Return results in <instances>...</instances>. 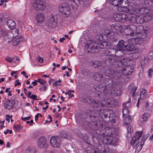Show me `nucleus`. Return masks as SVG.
<instances>
[{"label":"nucleus","mask_w":153,"mask_h":153,"mask_svg":"<svg viewBox=\"0 0 153 153\" xmlns=\"http://www.w3.org/2000/svg\"><path fill=\"white\" fill-rule=\"evenodd\" d=\"M87 153H109V149L107 146L99 145L97 148H95L92 146L87 147L85 149Z\"/></svg>","instance_id":"f257e3e1"},{"label":"nucleus","mask_w":153,"mask_h":153,"mask_svg":"<svg viewBox=\"0 0 153 153\" xmlns=\"http://www.w3.org/2000/svg\"><path fill=\"white\" fill-rule=\"evenodd\" d=\"M107 111L106 110H100V112L98 113V111L95 113L94 111H92L90 110H87L85 113V115L87 118H95L98 116L102 117L104 116L105 118L107 117V114L105 113Z\"/></svg>","instance_id":"f03ea898"},{"label":"nucleus","mask_w":153,"mask_h":153,"mask_svg":"<svg viewBox=\"0 0 153 153\" xmlns=\"http://www.w3.org/2000/svg\"><path fill=\"white\" fill-rule=\"evenodd\" d=\"M133 71V67L132 65H128L124 68L118 69L115 71V75L117 78H120L122 74L124 75H130ZM116 76H115V78Z\"/></svg>","instance_id":"7ed1b4c3"},{"label":"nucleus","mask_w":153,"mask_h":153,"mask_svg":"<svg viewBox=\"0 0 153 153\" xmlns=\"http://www.w3.org/2000/svg\"><path fill=\"white\" fill-rule=\"evenodd\" d=\"M71 3V2L69 1V4L70 5V7L69 4L65 3H62L59 6V11L62 13V15L64 17H67L69 15L68 13L71 10V7L72 8V6H71L70 4ZM75 10H74V11Z\"/></svg>","instance_id":"20e7f679"},{"label":"nucleus","mask_w":153,"mask_h":153,"mask_svg":"<svg viewBox=\"0 0 153 153\" xmlns=\"http://www.w3.org/2000/svg\"><path fill=\"white\" fill-rule=\"evenodd\" d=\"M33 8L36 10H43L46 8V4L42 0H35L33 4Z\"/></svg>","instance_id":"39448f33"},{"label":"nucleus","mask_w":153,"mask_h":153,"mask_svg":"<svg viewBox=\"0 0 153 153\" xmlns=\"http://www.w3.org/2000/svg\"><path fill=\"white\" fill-rule=\"evenodd\" d=\"M94 89L97 91L101 93H104L105 94H110L111 91L110 90L107 86L103 84L99 85L94 86Z\"/></svg>","instance_id":"423d86ee"},{"label":"nucleus","mask_w":153,"mask_h":153,"mask_svg":"<svg viewBox=\"0 0 153 153\" xmlns=\"http://www.w3.org/2000/svg\"><path fill=\"white\" fill-rule=\"evenodd\" d=\"M123 1L121 6L118 7L117 9L120 11H123L126 13H129L131 12L128 8L129 3L128 0H124Z\"/></svg>","instance_id":"0eeeda50"},{"label":"nucleus","mask_w":153,"mask_h":153,"mask_svg":"<svg viewBox=\"0 0 153 153\" xmlns=\"http://www.w3.org/2000/svg\"><path fill=\"white\" fill-rule=\"evenodd\" d=\"M137 27L134 25H131L125 27L124 32L126 35L133 36L136 31Z\"/></svg>","instance_id":"6e6552de"},{"label":"nucleus","mask_w":153,"mask_h":153,"mask_svg":"<svg viewBox=\"0 0 153 153\" xmlns=\"http://www.w3.org/2000/svg\"><path fill=\"white\" fill-rule=\"evenodd\" d=\"M50 142L53 147L59 148L61 144V137L59 136H52L50 140Z\"/></svg>","instance_id":"1a4fd4ad"},{"label":"nucleus","mask_w":153,"mask_h":153,"mask_svg":"<svg viewBox=\"0 0 153 153\" xmlns=\"http://www.w3.org/2000/svg\"><path fill=\"white\" fill-rule=\"evenodd\" d=\"M128 16L126 14L121 13L115 14V21L124 22L128 20Z\"/></svg>","instance_id":"9d476101"},{"label":"nucleus","mask_w":153,"mask_h":153,"mask_svg":"<svg viewBox=\"0 0 153 153\" xmlns=\"http://www.w3.org/2000/svg\"><path fill=\"white\" fill-rule=\"evenodd\" d=\"M97 122L96 121H91L89 122H84L82 126L86 128H92L94 130L97 129L98 128Z\"/></svg>","instance_id":"9b49d317"},{"label":"nucleus","mask_w":153,"mask_h":153,"mask_svg":"<svg viewBox=\"0 0 153 153\" xmlns=\"http://www.w3.org/2000/svg\"><path fill=\"white\" fill-rule=\"evenodd\" d=\"M79 99L82 102L87 103L94 107H97L99 104H97L95 101L92 99L90 97H87L85 98H80Z\"/></svg>","instance_id":"f8f14e48"},{"label":"nucleus","mask_w":153,"mask_h":153,"mask_svg":"<svg viewBox=\"0 0 153 153\" xmlns=\"http://www.w3.org/2000/svg\"><path fill=\"white\" fill-rule=\"evenodd\" d=\"M47 25L51 27H54L57 25V18L54 16L49 18L47 21Z\"/></svg>","instance_id":"ddd939ff"},{"label":"nucleus","mask_w":153,"mask_h":153,"mask_svg":"<svg viewBox=\"0 0 153 153\" xmlns=\"http://www.w3.org/2000/svg\"><path fill=\"white\" fill-rule=\"evenodd\" d=\"M137 49L134 45L129 44L124 46L123 50L126 52L131 51V53H135L137 52L136 51Z\"/></svg>","instance_id":"4468645a"},{"label":"nucleus","mask_w":153,"mask_h":153,"mask_svg":"<svg viewBox=\"0 0 153 153\" xmlns=\"http://www.w3.org/2000/svg\"><path fill=\"white\" fill-rule=\"evenodd\" d=\"M97 42L94 40H91L89 42L87 43L88 48V50H90L91 52H97L96 49H95V47L97 46Z\"/></svg>","instance_id":"2eb2a0df"},{"label":"nucleus","mask_w":153,"mask_h":153,"mask_svg":"<svg viewBox=\"0 0 153 153\" xmlns=\"http://www.w3.org/2000/svg\"><path fill=\"white\" fill-rule=\"evenodd\" d=\"M15 103V100H9L8 99L6 102L4 104L3 106L5 108L9 110L12 109L13 108L14 105Z\"/></svg>","instance_id":"dca6fc26"},{"label":"nucleus","mask_w":153,"mask_h":153,"mask_svg":"<svg viewBox=\"0 0 153 153\" xmlns=\"http://www.w3.org/2000/svg\"><path fill=\"white\" fill-rule=\"evenodd\" d=\"M122 82L117 81L115 83V96H120L121 93V88H122Z\"/></svg>","instance_id":"f3484780"},{"label":"nucleus","mask_w":153,"mask_h":153,"mask_svg":"<svg viewBox=\"0 0 153 153\" xmlns=\"http://www.w3.org/2000/svg\"><path fill=\"white\" fill-rule=\"evenodd\" d=\"M121 131L119 127H115V146L119 145L120 142Z\"/></svg>","instance_id":"a211bd4d"},{"label":"nucleus","mask_w":153,"mask_h":153,"mask_svg":"<svg viewBox=\"0 0 153 153\" xmlns=\"http://www.w3.org/2000/svg\"><path fill=\"white\" fill-rule=\"evenodd\" d=\"M45 16L44 14L40 12L37 13L36 17V21L38 23H42L45 20Z\"/></svg>","instance_id":"6ab92c4d"},{"label":"nucleus","mask_w":153,"mask_h":153,"mask_svg":"<svg viewBox=\"0 0 153 153\" xmlns=\"http://www.w3.org/2000/svg\"><path fill=\"white\" fill-rule=\"evenodd\" d=\"M46 139L45 137L42 136L40 137L38 140V146L39 148H43L45 146Z\"/></svg>","instance_id":"aec40b11"},{"label":"nucleus","mask_w":153,"mask_h":153,"mask_svg":"<svg viewBox=\"0 0 153 153\" xmlns=\"http://www.w3.org/2000/svg\"><path fill=\"white\" fill-rule=\"evenodd\" d=\"M95 47V49H96L97 52L98 51V50H99V49H104L108 47L106 42L97 43V46Z\"/></svg>","instance_id":"412c9836"},{"label":"nucleus","mask_w":153,"mask_h":153,"mask_svg":"<svg viewBox=\"0 0 153 153\" xmlns=\"http://www.w3.org/2000/svg\"><path fill=\"white\" fill-rule=\"evenodd\" d=\"M132 3H133V4L134 5L135 7V8H138V11L140 12V13H141V12L142 11V10H144V8H140L139 7V6H140V4L139 1L138 0H129Z\"/></svg>","instance_id":"4be33fe9"},{"label":"nucleus","mask_w":153,"mask_h":153,"mask_svg":"<svg viewBox=\"0 0 153 153\" xmlns=\"http://www.w3.org/2000/svg\"><path fill=\"white\" fill-rule=\"evenodd\" d=\"M124 66L121 59V57L115 58V67H118L119 68Z\"/></svg>","instance_id":"5701e85b"},{"label":"nucleus","mask_w":153,"mask_h":153,"mask_svg":"<svg viewBox=\"0 0 153 153\" xmlns=\"http://www.w3.org/2000/svg\"><path fill=\"white\" fill-rule=\"evenodd\" d=\"M124 44V41L123 40L120 41L117 45V49L115 50V53L117 52V51H121L123 50V46Z\"/></svg>","instance_id":"b1692460"},{"label":"nucleus","mask_w":153,"mask_h":153,"mask_svg":"<svg viewBox=\"0 0 153 153\" xmlns=\"http://www.w3.org/2000/svg\"><path fill=\"white\" fill-rule=\"evenodd\" d=\"M137 87H134L133 85H129L128 88V91L131 94L132 97H134L135 94V92L137 89Z\"/></svg>","instance_id":"393cba45"},{"label":"nucleus","mask_w":153,"mask_h":153,"mask_svg":"<svg viewBox=\"0 0 153 153\" xmlns=\"http://www.w3.org/2000/svg\"><path fill=\"white\" fill-rule=\"evenodd\" d=\"M151 114L146 112L142 116V117L140 119V121L141 122L144 123H145L150 117Z\"/></svg>","instance_id":"a878e982"},{"label":"nucleus","mask_w":153,"mask_h":153,"mask_svg":"<svg viewBox=\"0 0 153 153\" xmlns=\"http://www.w3.org/2000/svg\"><path fill=\"white\" fill-rule=\"evenodd\" d=\"M128 116L123 117L124 123V125H129L130 123L131 122L132 117L128 114Z\"/></svg>","instance_id":"bb28decb"},{"label":"nucleus","mask_w":153,"mask_h":153,"mask_svg":"<svg viewBox=\"0 0 153 153\" xmlns=\"http://www.w3.org/2000/svg\"><path fill=\"white\" fill-rule=\"evenodd\" d=\"M6 24L10 29L13 28L16 25L14 21L11 19H8L6 22Z\"/></svg>","instance_id":"cd10ccee"},{"label":"nucleus","mask_w":153,"mask_h":153,"mask_svg":"<svg viewBox=\"0 0 153 153\" xmlns=\"http://www.w3.org/2000/svg\"><path fill=\"white\" fill-rule=\"evenodd\" d=\"M116 113H115V124L117 123V124H119L120 122V119L119 117L121 114V111L119 110H118L116 111Z\"/></svg>","instance_id":"c85d7f7f"},{"label":"nucleus","mask_w":153,"mask_h":153,"mask_svg":"<svg viewBox=\"0 0 153 153\" xmlns=\"http://www.w3.org/2000/svg\"><path fill=\"white\" fill-rule=\"evenodd\" d=\"M60 137L67 139H69L71 137L70 134L67 132L62 131L60 133Z\"/></svg>","instance_id":"c756f323"},{"label":"nucleus","mask_w":153,"mask_h":153,"mask_svg":"<svg viewBox=\"0 0 153 153\" xmlns=\"http://www.w3.org/2000/svg\"><path fill=\"white\" fill-rule=\"evenodd\" d=\"M136 21L137 23L141 24L144 22L143 15L140 16H137L136 18Z\"/></svg>","instance_id":"7c9ffc66"},{"label":"nucleus","mask_w":153,"mask_h":153,"mask_svg":"<svg viewBox=\"0 0 153 153\" xmlns=\"http://www.w3.org/2000/svg\"><path fill=\"white\" fill-rule=\"evenodd\" d=\"M93 76L95 79L97 81L101 80L103 77V76L102 74H100L97 72L95 73Z\"/></svg>","instance_id":"2f4dec72"},{"label":"nucleus","mask_w":153,"mask_h":153,"mask_svg":"<svg viewBox=\"0 0 153 153\" xmlns=\"http://www.w3.org/2000/svg\"><path fill=\"white\" fill-rule=\"evenodd\" d=\"M114 59V58H109L108 59H107L105 61V64L108 66H110L112 65L113 63Z\"/></svg>","instance_id":"473e14b6"},{"label":"nucleus","mask_w":153,"mask_h":153,"mask_svg":"<svg viewBox=\"0 0 153 153\" xmlns=\"http://www.w3.org/2000/svg\"><path fill=\"white\" fill-rule=\"evenodd\" d=\"M143 16L145 22H147L150 20L152 18V16L149 14H146L144 15H143Z\"/></svg>","instance_id":"72a5a7b5"},{"label":"nucleus","mask_w":153,"mask_h":153,"mask_svg":"<svg viewBox=\"0 0 153 153\" xmlns=\"http://www.w3.org/2000/svg\"><path fill=\"white\" fill-rule=\"evenodd\" d=\"M26 153H36L35 147H32L28 148L26 150Z\"/></svg>","instance_id":"f704fd0d"},{"label":"nucleus","mask_w":153,"mask_h":153,"mask_svg":"<svg viewBox=\"0 0 153 153\" xmlns=\"http://www.w3.org/2000/svg\"><path fill=\"white\" fill-rule=\"evenodd\" d=\"M23 38L22 36H21L19 38H17L16 40L13 42V45L16 46L20 42L23 41Z\"/></svg>","instance_id":"c9c22d12"},{"label":"nucleus","mask_w":153,"mask_h":153,"mask_svg":"<svg viewBox=\"0 0 153 153\" xmlns=\"http://www.w3.org/2000/svg\"><path fill=\"white\" fill-rule=\"evenodd\" d=\"M68 1L71 2L70 3L71 6H72V8L74 10H76L78 8V5L74 0H68Z\"/></svg>","instance_id":"e433bc0d"},{"label":"nucleus","mask_w":153,"mask_h":153,"mask_svg":"<svg viewBox=\"0 0 153 153\" xmlns=\"http://www.w3.org/2000/svg\"><path fill=\"white\" fill-rule=\"evenodd\" d=\"M144 2L146 6L148 8H150L153 3L152 0H145Z\"/></svg>","instance_id":"4c0bfd02"},{"label":"nucleus","mask_w":153,"mask_h":153,"mask_svg":"<svg viewBox=\"0 0 153 153\" xmlns=\"http://www.w3.org/2000/svg\"><path fill=\"white\" fill-rule=\"evenodd\" d=\"M112 51H114V50H112L111 49H109L108 50H105L103 51V54L105 56H112Z\"/></svg>","instance_id":"58836bf2"},{"label":"nucleus","mask_w":153,"mask_h":153,"mask_svg":"<svg viewBox=\"0 0 153 153\" xmlns=\"http://www.w3.org/2000/svg\"><path fill=\"white\" fill-rule=\"evenodd\" d=\"M122 61L123 62V64L124 66H125L128 64V63L130 61V59L128 57H125L124 58H121Z\"/></svg>","instance_id":"ea45409f"},{"label":"nucleus","mask_w":153,"mask_h":153,"mask_svg":"<svg viewBox=\"0 0 153 153\" xmlns=\"http://www.w3.org/2000/svg\"><path fill=\"white\" fill-rule=\"evenodd\" d=\"M123 117H126L129 114V111L127 108H124L122 111Z\"/></svg>","instance_id":"a19ab883"},{"label":"nucleus","mask_w":153,"mask_h":153,"mask_svg":"<svg viewBox=\"0 0 153 153\" xmlns=\"http://www.w3.org/2000/svg\"><path fill=\"white\" fill-rule=\"evenodd\" d=\"M135 45L140 44L142 43L143 39L141 38L137 37L135 38Z\"/></svg>","instance_id":"79ce46f5"},{"label":"nucleus","mask_w":153,"mask_h":153,"mask_svg":"<svg viewBox=\"0 0 153 153\" xmlns=\"http://www.w3.org/2000/svg\"><path fill=\"white\" fill-rule=\"evenodd\" d=\"M139 141L136 140L135 137H133L132 139L131 140V144L133 146H137L139 143Z\"/></svg>","instance_id":"37998d69"},{"label":"nucleus","mask_w":153,"mask_h":153,"mask_svg":"<svg viewBox=\"0 0 153 153\" xmlns=\"http://www.w3.org/2000/svg\"><path fill=\"white\" fill-rule=\"evenodd\" d=\"M146 90H143L141 91V94L140 95V97L142 99H143L145 98V97H146Z\"/></svg>","instance_id":"c03bdc74"},{"label":"nucleus","mask_w":153,"mask_h":153,"mask_svg":"<svg viewBox=\"0 0 153 153\" xmlns=\"http://www.w3.org/2000/svg\"><path fill=\"white\" fill-rule=\"evenodd\" d=\"M3 20H4L3 18V20L1 22H0V37L3 35L4 32V30H3V28L1 27V25H2V22H3Z\"/></svg>","instance_id":"a18cd8bd"},{"label":"nucleus","mask_w":153,"mask_h":153,"mask_svg":"<svg viewBox=\"0 0 153 153\" xmlns=\"http://www.w3.org/2000/svg\"><path fill=\"white\" fill-rule=\"evenodd\" d=\"M92 65L95 68H97L101 65V62L99 61H95L92 62Z\"/></svg>","instance_id":"49530a36"},{"label":"nucleus","mask_w":153,"mask_h":153,"mask_svg":"<svg viewBox=\"0 0 153 153\" xmlns=\"http://www.w3.org/2000/svg\"><path fill=\"white\" fill-rule=\"evenodd\" d=\"M141 136V134L140 131H137L134 137H135L136 138V140L139 141V140Z\"/></svg>","instance_id":"de8ad7c7"},{"label":"nucleus","mask_w":153,"mask_h":153,"mask_svg":"<svg viewBox=\"0 0 153 153\" xmlns=\"http://www.w3.org/2000/svg\"><path fill=\"white\" fill-rule=\"evenodd\" d=\"M128 42L129 44V45H135V38L129 39L128 41Z\"/></svg>","instance_id":"09e8293b"},{"label":"nucleus","mask_w":153,"mask_h":153,"mask_svg":"<svg viewBox=\"0 0 153 153\" xmlns=\"http://www.w3.org/2000/svg\"><path fill=\"white\" fill-rule=\"evenodd\" d=\"M124 1V0H115V2L117 3V4H115V6L119 7L120 6H121L123 1Z\"/></svg>","instance_id":"8fccbe9b"},{"label":"nucleus","mask_w":153,"mask_h":153,"mask_svg":"<svg viewBox=\"0 0 153 153\" xmlns=\"http://www.w3.org/2000/svg\"><path fill=\"white\" fill-rule=\"evenodd\" d=\"M13 128L15 130L17 131L20 130L21 129V127L20 125H14Z\"/></svg>","instance_id":"3c124183"},{"label":"nucleus","mask_w":153,"mask_h":153,"mask_svg":"<svg viewBox=\"0 0 153 153\" xmlns=\"http://www.w3.org/2000/svg\"><path fill=\"white\" fill-rule=\"evenodd\" d=\"M8 36H9L8 35H6L5 36V41H7V42L8 43H9L10 42H11L12 40V38H8Z\"/></svg>","instance_id":"603ef678"},{"label":"nucleus","mask_w":153,"mask_h":153,"mask_svg":"<svg viewBox=\"0 0 153 153\" xmlns=\"http://www.w3.org/2000/svg\"><path fill=\"white\" fill-rule=\"evenodd\" d=\"M147 57L148 59H152L153 57V52H149L147 54Z\"/></svg>","instance_id":"864d4df0"},{"label":"nucleus","mask_w":153,"mask_h":153,"mask_svg":"<svg viewBox=\"0 0 153 153\" xmlns=\"http://www.w3.org/2000/svg\"><path fill=\"white\" fill-rule=\"evenodd\" d=\"M104 74L106 76H110L111 77V72L109 70H107L105 71L104 72Z\"/></svg>","instance_id":"5fc2aeb1"},{"label":"nucleus","mask_w":153,"mask_h":153,"mask_svg":"<svg viewBox=\"0 0 153 153\" xmlns=\"http://www.w3.org/2000/svg\"><path fill=\"white\" fill-rule=\"evenodd\" d=\"M131 99H129L128 102L125 103L124 105H125L126 108H129L131 105Z\"/></svg>","instance_id":"6e6d98bb"},{"label":"nucleus","mask_w":153,"mask_h":153,"mask_svg":"<svg viewBox=\"0 0 153 153\" xmlns=\"http://www.w3.org/2000/svg\"><path fill=\"white\" fill-rule=\"evenodd\" d=\"M47 89V85L44 84L42 87L39 88V90L43 91H45Z\"/></svg>","instance_id":"4d7b16f0"},{"label":"nucleus","mask_w":153,"mask_h":153,"mask_svg":"<svg viewBox=\"0 0 153 153\" xmlns=\"http://www.w3.org/2000/svg\"><path fill=\"white\" fill-rule=\"evenodd\" d=\"M38 82L42 85H44L46 83V81L44 80H43L41 79H37Z\"/></svg>","instance_id":"13d9d810"},{"label":"nucleus","mask_w":153,"mask_h":153,"mask_svg":"<svg viewBox=\"0 0 153 153\" xmlns=\"http://www.w3.org/2000/svg\"><path fill=\"white\" fill-rule=\"evenodd\" d=\"M104 34L106 36H108V35H109L111 33V31H109L108 30L106 29L104 31Z\"/></svg>","instance_id":"bf43d9fd"},{"label":"nucleus","mask_w":153,"mask_h":153,"mask_svg":"<svg viewBox=\"0 0 153 153\" xmlns=\"http://www.w3.org/2000/svg\"><path fill=\"white\" fill-rule=\"evenodd\" d=\"M83 74L85 75H87L90 73V71L88 69H85L83 71Z\"/></svg>","instance_id":"052dcab7"},{"label":"nucleus","mask_w":153,"mask_h":153,"mask_svg":"<svg viewBox=\"0 0 153 153\" xmlns=\"http://www.w3.org/2000/svg\"><path fill=\"white\" fill-rule=\"evenodd\" d=\"M128 126L127 128L128 132L131 133L133 131V128L131 127V126L130 125Z\"/></svg>","instance_id":"680f3d73"},{"label":"nucleus","mask_w":153,"mask_h":153,"mask_svg":"<svg viewBox=\"0 0 153 153\" xmlns=\"http://www.w3.org/2000/svg\"><path fill=\"white\" fill-rule=\"evenodd\" d=\"M37 59L39 62L41 63H42L44 60L43 58L39 56H38Z\"/></svg>","instance_id":"e2e57ef3"},{"label":"nucleus","mask_w":153,"mask_h":153,"mask_svg":"<svg viewBox=\"0 0 153 153\" xmlns=\"http://www.w3.org/2000/svg\"><path fill=\"white\" fill-rule=\"evenodd\" d=\"M61 82V80H59L58 81H57L56 82H55L53 84V85L55 86H57L59 85L60 84H59V83Z\"/></svg>","instance_id":"0e129e2a"},{"label":"nucleus","mask_w":153,"mask_h":153,"mask_svg":"<svg viewBox=\"0 0 153 153\" xmlns=\"http://www.w3.org/2000/svg\"><path fill=\"white\" fill-rule=\"evenodd\" d=\"M13 59H14V58H12L9 57L6 58L5 59L7 62H11L13 61Z\"/></svg>","instance_id":"69168bd1"},{"label":"nucleus","mask_w":153,"mask_h":153,"mask_svg":"<svg viewBox=\"0 0 153 153\" xmlns=\"http://www.w3.org/2000/svg\"><path fill=\"white\" fill-rule=\"evenodd\" d=\"M153 69L152 68L149 69L148 71V76L151 77L152 76L151 74L153 72Z\"/></svg>","instance_id":"338daca9"},{"label":"nucleus","mask_w":153,"mask_h":153,"mask_svg":"<svg viewBox=\"0 0 153 153\" xmlns=\"http://www.w3.org/2000/svg\"><path fill=\"white\" fill-rule=\"evenodd\" d=\"M142 147V146L141 145L138 146L136 148L135 152H136L137 151V152H138L141 149Z\"/></svg>","instance_id":"774afa93"}]
</instances>
